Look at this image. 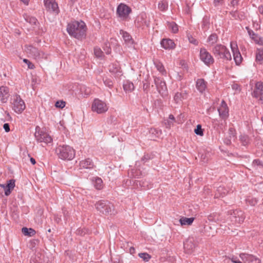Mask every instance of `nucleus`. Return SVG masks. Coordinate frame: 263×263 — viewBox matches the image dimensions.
Returning <instances> with one entry per match:
<instances>
[{"label": "nucleus", "mask_w": 263, "mask_h": 263, "mask_svg": "<svg viewBox=\"0 0 263 263\" xmlns=\"http://www.w3.org/2000/svg\"><path fill=\"white\" fill-rule=\"evenodd\" d=\"M195 133L199 136H202L203 135V130L200 124H198L196 128L194 130Z\"/></svg>", "instance_id": "nucleus-40"}, {"label": "nucleus", "mask_w": 263, "mask_h": 263, "mask_svg": "<svg viewBox=\"0 0 263 263\" xmlns=\"http://www.w3.org/2000/svg\"><path fill=\"white\" fill-rule=\"evenodd\" d=\"M22 232L25 235L29 236H33L35 234V231L33 229L26 227L22 228Z\"/></svg>", "instance_id": "nucleus-31"}, {"label": "nucleus", "mask_w": 263, "mask_h": 263, "mask_svg": "<svg viewBox=\"0 0 263 263\" xmlns=\"http://www.w3.org/2000/svg\"><path fill=\"white\" fill-rule=\"evenodd\" d=\"M222 0H214V3L215 5H217L218 4L220 3Z\"/></svg>", "instance_id": "nucleus-63"}, {"label": "nucleus", "mask_w": 263, "mask_h": 263, "mask_svg": "<svg viewBox=\"0 0 263 263\" xmlns=\"http://www.w3.org/2000/svg\"><path fill=\"white\" fill-rule=\"evenodd\" d=\"M168 27L172 30L173 33H176L178 30L177 25L173 22L168 24Z\"/></svg>", "instance_id": "nucleus-39"}, {"label": "nucleus", "mask_w": 263, "mask_h": 263, "mask_svg": "<svg viewBox=\"0 0 263 263\" xmlns=\"http://www.w3.org/2000/svg\"><path fill=\"white\" fill-rule=\"evenodd\" d=\"M77 233L79 234H80V235H83V231L82 230H78L77 231Z\"/></svg>", "instance_id": "nucleus-64"}, {"label": "nucleus", "mask_w": 263, "mask_h": 263, "mask_svg": "<svg viewBox=\"0 0 263 263\" xmlns=\"http://www.w3.org/2000/svg\"><path fill=\"white\" fill-rule=\"evenodd\" d=\"M149 133L151 134V138L155 139V138L158 137L161 135V132L155 128H151L149 130Z\"/></svg>", "instance_id": "nucleus-33"}, {"label": "nucleus", "mask_w": 263, "mask_h": 263, "mask_svg": "<svg viewBox=\"0 0 263 263\" xmlns=\"http://www.w3.org/2000/svg\"><path fill=\"white\" fill-rule=\"evenodd\" d=\"M258 11L259 13L263 16V6H260L258 7Z\"/></svg>", "instance_id": "nucleus-57"}, {"label": "nucleus", "mask_w": 263, "mask_h": 263, "mask_svg": "<svg viewBox=\"0 0 263 263\" xmlns=\"http://www.w3.org/2000/svg\"><path fill=\"white\" fill-rule=\"evenodd\" d=\"M129 252L131 254H133L135 253V249L134 247H130L129 249Z\"/></svg>", "instance_id": "nucleus-58"}, {"label": "nucleus", "mask_w": 263, "mask_h": 263, "mask_svg": "<svg viewBox=\"0 0 263 263\" xmlns=\"http://www.w3.org/2000/svg\"><path fill=\"white\" fill-rule=\"evenodd\" d=\"M200 59L205 65L208 66L213 64L214 62L213 58L205 48L200 49Z\"/></svg>", "instance_id": "nucleus-10"}, {"label": "nucleus", "mask_w": 263, "mask_h": 263, "mask_svg": "<svg viewBox=\"0 0 263 263\" xmlns=\"http://www.w3.org/2000/svg\"><path fill=\"white\" fill-rule=\"evenodd\" d=\"M139 256L142 258L145 261H148L151 258V256L147 253H141L139 254Z\"/></svg>", "instance_id": "nucleus-41"}, {"label": "nucleus", "mask_w": 263, "mask_h": 263, "mask_svg": "<svg viewBox=\"0 0 263 263\" xmlns=\"http://www.w3.org/2000/svg\"><path fill=\"white\" fill-rule=\"evenodd\" d=\"M168 4L165 1H161L158 4V8L161 11H165L167 9Z\"/></svg>", "instance_id": "nucleus-37"}, {"label": "nucleus", "mask_w": 263, "mask_h": 263, "mask_svg": "<svg viewBox=\"0 0 263 263\" xmlns=\"http://www.w3.org/2000/svg\"><path fill=\"white\" fill-rule=\"evenodd\" d=\"M25 51L29 57H32L37 61L47 58L46 54L39 50L36 47L32 45H26L25 46Z\"/></svg>", "instance_id": "nucleus-5"}, {"label": "nucleus", "mask_w": 263, "mask_h": 263, "mask_svg": "<svg viewBox=\"0 0 263 263\" xmlns=\"http://www.w3.org/2000/svg\"><path fill=\"white\" fill-rule=\"evenodd\" d=\"M104 83L105 85L107 86H108L109 88H111L113 85V82L112 81L108 79H106L105 80H103Z\"/></svg>", "instance_id": "nucleus-47"}, {"label": "nucleus", "mask_w": 263, "mask_h": 263, "mask_svg": "<svg viewBox=\"0 0 263 263\" xmlns=\"http://www.w3.org/2000/svg\"><path fill=\"white\" fill-rule=\"evenodd\" d=\"M95 186L98 190H100L103 186L102 180L99 177L96 178L95 179Z\"/></svg>", "instance_id": "nucleus-34"}, {"label": "nucleus", "mask_w": 263, "mask_h": 263, "mask_svg": "<svg viewBox=\"0 0 263 263\" xmlns=\"http://www.w3.org/2000/svg\"><path fill=\"white\" fill-rule=\"evenodd\" d=\"M9 96V88L5 86L0 87V101L2 103H6Z\"/></svg>", "instance_id": "nucleus-18"}, {"label": "nucleus", "mask_w": 263, "mask_h": 263, "mask_svg": "<svg viewBox=\"0 0 263 263\" xmlns=\"http://www.w3.org/2000/svg\"><path fill=\"white\" fill-rule=\"evenodd\" d=\"M187 97V93L185 90H181L180 92H177L174 97L176 103H180L182 101Z\"/></svg>", "instance_id": "nucleus-20"}, {"label": "nucleus", "mask_w": 263, "mask_h": 263, "mask_svg": "<svg viewBox=\"0 0 263 263\" xmlns=\"http://www.w3.org/2000/svg\"><path fill=\"white\" fill-rule=\"evenodd\" d=\"M20 1L26 5H28L29 2V0H20Z\"/></svg>", "instance_id": "nucleus-61"}, {"label": "nucleus", "mask_w": 263, "mask_h": 263, "mask_svg": "<svg viewBox=\"0 0 263 263\" xmlns=\"http://www.w3.org/2000/svg\"><path fill=\"white\" fill-rule=\"evenodd\" d=\"M232 6H234L235 5H237L238 1L237 0H232L231 2Z\"/></svg>", "instance_id": "nucleus-59"}, {"label": "nucleus", "mask_w": 263, "mask_h": 263, "mask_svg": "<svg viewBox=\"0 0 263 263\" xmlns=\"http://www.w3.org/2000/svg\"><path fill=\"white\" fill-rule=\"evenodd\" d=\"M208 219L210 221H216L218 219L217 215L215 213L211 214L208 216Z\"/></svg>", "instance_id": "nucleus-45"}, {"label": "nucleus", "mask_w": 263, "mask_h": 263, "mask_svg": "<svg viewBox=\"0 0 263 263\" xmlns=\"http://www.w3.org/2000/svg\"><path fill=\"white\" fill-rule=\"evenodd\" d=\"M227 193V190L224 189L223 187L219 186L218 187L217 190V192L215 194V198H219L220 197H223Z\"/></svg>", "instance_id": "nucleus-30"}, {"label": "nucleus", "mask_w": 263, "mask_h": 263, "mask_svg": "<svg viewBox=\"0 0 263 263\" xmlns=\"http://www.w3.org/2000/svg\"><path fill=\"white\" fill-rule=\"evenodd\" d=\"M174 123V122H172L171 120L168 119L164 123L166 128H170L171 126L173 125Z\"/></svg>", "instance_id": "nucleus-51"}, {"label": "nucleus", "mask_w": 263, "mask_h": 263, "mask_svg": "<svg viewBox=\"0 0 263 263\" xmlns=\"http://www.w3.org/2000/svg\"><path fill=\"white\" fill-rule=\"evenodd\" d=\"M254 41L256 44L263 46V37L257 36L253 37Z\"/></svg>", "instance_id": "nucleus-44"}, {"label": "nucleus", "mask_w": 263, "mask_h": 263, "mask_svg": "<svg viewBox=\"0 0 263 263\" xmlns=\"http://www.w3.org/2000/svg\"><path fill=\"white\" fill-rule=\"evenodd\" d=\"M246 200V202L251 206H255L258 202V200L256 198L250 196L248 197Z\"/></svg>", "instance_id": "nucleus-35"}, {"label": "nucleus", "mask_w": 263, "mask_h": 263, "mask_svg": "<svg viewBox=\"0 0 263 263\" xmlns=\"http://www.w3.org/2000/svg\"><path fill=\"white\" fill-rule=\"evenodd\" d=\"M23 62L27 64L28 68L33 69L35 68L34 64L27 59H24Z\"/></svg>", "instance_id": "nucleus-46"}, {"label": "nucleus", "mask_w": 263, "mask_h": 263, "mask_svg": "<svg viewBox=\"0 0 263 263\" xmlns=\"http://www.w3.org/2000/svg\"><path fill=\"white\" fill-rule=\"evenodd\" d=\"M131 11V9L126 5L121 3L117 7V14L119 17L126 18Z\"/></svg>", "instance_id": "nucleus-11"}, {"label": "nucleus", "mask_w": 263, "mask_h": 263, "mask_svg": "<svg viewBox=\"0 0 263 263\" xmlns=\"http://www.w3.org/2000/svg\"><path fill=\"white\" fill-rule=\"evenodd\" d=\"M25 20L31 25H36L37 23V19L33 16H27L25 17Z\"/></svg>", "instance_id": "nucleus-36"}, {"label": "nucleus", "mask_w": 263, "mask_h": 263, "mask_svg": "<svg viewBox=\"0 0 263 263\" xmlns=\"http://www.w3.org/2000/svg\"><path fill=\"white\" fill-rule=\"evenodd\" d=\"M39 127H36V132L34 136L36 140L39 142H44L46 144L51 143L52 141V138L46 133L37 131Z\"/></svg>", "instance_id": "nucleus-9"}, {"label": "nucleus", "mask_w": 263, "mask_h": 263, "mask_svg": "<svg viewBox=\"0 0 263 263\" xmlns=\"http://www.w3.org/2000/svg\"><path fill=\"white\" fill-rule=\"evenodd\" d=\"M219 116L223 119L228 117V109L227 107H220L218 109Z\"/></svg>", "instance_id": "nucleus-29"}, {"label": "nucleus", "mask_w": 263, "mask_h": 263, "mask_svg": "<svg viewBox=\"0 0 263 263\" xmlns=\"http://www.w3.org/2000/svg\"><path fill=\"white\" fill-rule=\"evenodd\" d=\"M194 248L195 245L192 239H188L184 242V248L186 253H191Z\"/></svg>", "instance_id": "nucleus-22"}, {"label": "nucleus", "mask_w": 263, "mask_h": 263, "mask_svg": "<svg viewBox=\"0 0 263 263\" xmlns=\"http://www.w3.org/2000/svg\"><path fill=\"white\" fill-rule=\"evenodd\" d=\"M11 103L13 109L17 114L21 113L25 109L26 106L24 101L17 95L13 96Z\"/></svg>", "instance_id": "nucleus-6"}, {"label": "nucleus", "mask_w": 263, "mask_h": 263, "mask_svg": "<svg viewBox=\"0 0 263 263\" xmlns=\"http://www.w3.org/2000/svg\"><path fill=\"white\" fill-rule=\"evenodd\" d=\"M196 86L200 92H203L206 87V83L203 79H199L196 81Z\"/></svg>", "instance_id": "nucleus-23"}, {"label": "nucleus", "mask_w": 263, "mask_h": 263, "mask_svg": "<svg viewBox=\"0 0 263 263\" xmlns=\"http://www.w3.org/2000/svg\"><path fill=\"white\" fill-rule=\"evenodd\" d=\"M80 165L81 167L84 168H92L93 167V162L89 158L81 161Z\"/></svg>", "instance_id": "nucleus-25"}, {"label": "nucleus", "mask_w": 263, "mask_h": 263, "mask_svg": "<svg viewBox=\"0 0 263 263\" xmlns=\"http://www.w3.org/2000/svg\"><path fill=\"white\" fill-rule=\"evenodd\" d=\"M168 120H171L172 122H175V119L174 116L173 115H170L168 117Z\"/></svg>", "instance_id": "nucleus-56"}, {"label": "nucleus", "mask_w": 263, "mask_h": 263, "mask_svg": "<svg viewBox=\"0 0 263 263\" xmlns=\"http://www.w3.org/2000/svg\"><path fill=\"white\" fill-rule=\"evenodd\" d=\"M239 257L243 263H260V259L252 254L240 253Z\"/></svg>", "instance_id": "nucleus-13"}, {"label": "nucleus", "mask_w": 263, "mask_h": 263, "mask_svg": "<svg viewBox=\"0 0 263 263\" xmlns=\"http://www.w3.org/2000/svg\"><path fill=\"white\" fill-rule=\"evenodd\" d=\"M44 5L48 11L53 12L56 14L59 13L58 4L55 2H52L50 0H44Z\"/></svg>", "instance_id": "nucleus-16"}, {"label": "nucleus", "mask_w": 263, "mask_h": 263, "mask_svg": "<svg viewBox=\"0 0 263 263\" xmlns=\"http://www.w3.org/2000/svg\"><path fill=\"white\" fill-rule=\"evenodd\" d=\"M256 60L260 64L263 62V48L257 49L256 53Z\"/></svg>", "instance_id": "nucleus-32"}, {"label": "nucleus", "mask_w": 263, "mask_h": 263, "mask_svg": "<svg viewBox=\"0 0 263 263\" xmlns=\"http://www.w3.org/2000/svg\"><path fill=\"white\" fill-rule=\"evenodd\" d=\"M123 88L126 92H130L134 89L133 83L127 81L123 84Z\"/></svg>", "instance_id": "nucleus-28"}, {"label": "nucleus", "mask_w": 263, "mask_h": 263, "mask_svg": "<svg viewBox=\"0 0 263 263\" xmlns=\"http://www.w3.org/2000/svg\"><path fill=\"white\" fill-rule=\"evenodd\" d=\"M253 96L255 98H259V101L263 104V84L261 82H258L255 84L253 91Z\"/></svg>", "instance_id": "nucleus-12"}, {"label": "nucleus", "mask_w": 263, "mask_h": 263, "mask_svg": "<svg viewBox=\"0 0 263 263\" xmlns=\"http://www.w3.org/2000/svg\"><path fill=\"white\" fill-rule=\"evenodd\" d=\"M218 40V36L216 34H212L208 38V42L213 44L215 43Z\"/></svg>", "instance_id": "nucleus-38"}, {"label": "nucleus", "mask_w": 263, "mask_h": 263, "mask_svg": "<svg viewBox=\"0 0 263 263\" xmlns=\"http://www.w3.org/2000/svg\"><path fill=\"white\" fill-rule=\"evenodd\" d=\"M253 165H254V166H258V165H262V164H261V162L258 160V159H256V160H254L253 161Z\"/></svg>", "instance_id": "nucleus-53"}, {"label": "nucleus", "mask_w": 263, "mask_h": 263, "mask_svg": "<svg viewBox=\"0 0 263 263\" xmlns=\"http://www.w3.org/2000/svg\"><path fill=\"white\" fill-rule=\"evenodd\" d=\"M231 48L232 49L234 60L236 65H239L242 61V58L241 55L237 48V45L235 43H231Z\"/></svg>", "instance_id": "nucleus-14"}, {"label": "nucleus", "mask_w": 263, "mask_h": 263, "mask_svg": "<svg viewBox=\"0 0 263 263\" xmlns=\"http://www.w3.org/2000/svg\"><path fill=\"white\" fill-rule=\"evenodd\" d=\"M161 45L165 49H173L175 46L173 40L170 39H163L161 42Z\"/></svg>", "instance_id": "nucleus-21"}, {"label": "nucleus", "mask_w": 263, "mask_h": 263, "mask_svg": "<svg viewBox=\"0 0 263 263\" xmlns=\"http://www.w3.org/2000/svg\"><path fill=\"white\" fill-rule=\"evenodd\" d=\"M194 219L195 218L194 217L186 218L185 217H182L180 219L179 221L181 226H190L192 224Z\"/></svg>", "instance_id": "nucleus-26"}, {"label": "nucleus", "mask_w": 263, "mask_h": 263, "mask_svg": "<svg viewBox=\"0 0 263 263\" xmlns=\"http://www.w3.org/2000/svg\"><path fill=\"white\" fill-rule=\"evenodd\" d=\"M188 39H189L190 43L193 44L194 45H198V41L197 40H196L195 38H194L193 37H192L191 36H189Z\"/></svg>", "instance_id": "nucleus-50"}, {"label": "nucleus", "mask_w": 263, "mask_h": 263, "mask_svg": "<svg viewBox=\"0 0 263 263\" xmlns=\"http://www.w3.org/2000/svg\"><path fill=\"white\" fill-rule=\"evenodd\" d=\"M92 110L97 112L98 114H103L108 110V106L106 103L102 101L96 99L92 104Z\"/></svg>", "instance_id": "nucleus-7"}, {"label": "nucleus", "mask_w": 263, "mask_h": 263, "mask_svg": "<svg viewBox=\"0 0 263 263\" xmlns=\"http://www.w3.org/2000/svg\"><path fill=\"white\" fill-rule=\"evenodd\" d=\"M230 219L232 221L240 223L243 221L245 216L242 211L235 210L233 212V213L231 214Z\"/></svg>", "instance_id": "nucleus-15"}, {"label": "nucleus", "mask_w": 263, "mask_h": 263, "mask_svg": "<svg viewBox=\"0 0 263 263\" xmlns=\"http://www.w3.org/2000/svg\"><path fill=\"white\" fill-rule=\"evenodd\" d=\"M157 69L158 71L161 72H163L165 71L164 67L161 63H158L156 65Z\"/></svg>", "instance_id": "nucleus-49"}, {"label": "nucleus", "mask_w": 263, "mask_h": 263, "mask_svg": "<svg viewBox=\"0 0 263 263\" xmlns=\"http://www.w3.org/2000/svg\"><path fill=\"white\" fill-rule=\"evenodd\" d=\"M94 53L95 55L98 58L102 57L103 54V52L101 49L97 47H95L94 48Z\"/></svg>", "instance_id": "nucleus-42"}, {"label": "nucleus", "mask_w": 263, "mask_h": 263, "mask_svg": "<svg viewBox=\"0 0 263 263\" xmlns=\"http://www.w3.org/2000/svg\"><path fill=\"white\" fill-rule=\"evenodd\" d=\"M96 209L104 215H111L114 214V205L109 201L101 200L95 204Z\"/></svg>", "instance_id": "nucleus-4"}, {"label": "nucleus", "mask_w": 263, "mask_h": 263, "mask_svg": "<svg viewBox=\"0 0 263 263\" xmlns=\"http://www.w3.org/2000/svg\"><path fill=\"white\" fill-rule=\"evenodd\" d=\"M30 162L33 165L35 164V163H36L35 160L34 158H30Z\"/></svg>", "instance_id": "nucleus-62"}, {"label": "nucleus", "mask_w": 263, "mask_h": 263, "mask_svg": "<svg viewBox=\"0 0 263 263\" xmlns=\"http://www.w3.org/2000/svg\"><path fill=\"white\" fill-rule=\"evenodd\" d=\"M109 71L115 74L121 73L120 67L118 63L111 64L109 66Z\"/></svg>", "instance_id": "nucleus-27"}, {"label": "nucleus", "mask_w": 263, "mask_h": 263, "mask_svg": "<svg viewBox=\"0 0 263 263\" xmlns=\"http://www.w3.org/2000/svg\"><path fill=\"white\" fill-rule=\"evenodd\" d=\"M236 138L235 129L231 127L229 129V137L224 139V142L227 145H230L232 141H235Z\"/></svg>", "instance_id": "nucleus-19"}, {"label": "nucleus", "mask_w": 263, "mask_h": 263, "mask_svg": "<svg viewBox=\"0 0 263 263\" xmlns=\"http://www.w3.org/2000/svg\"><path fill=\"white\" fill-rule=\"evenodd\" d=\"M220 107H227V104L223 100L221 102V106Z\"/></svg>", "instance_id": "nucleus-60"}, {"label": "nucleus", "mask_w": 263, "mask_h": 263, "mask_svg": "<svg viewBox=\"0 0 263 263\" xmlns=\"http://www.w3.org/2000/svg\"><path fill=\"white\" fill-rule=\"evenodd\" d=\"M120 32L127 44L131 45L134 44V41L128 33L122 30H121Z\"/></svg>", "instance_id": "nucleus-24"}, {"label": "nucleus", "mask_w": 263, "mask_h": 263, "mask_svg": "<svg viewBox=\"0 0 263 263\" xmlns=\"http://www.w3.org/2000/svg\"><path fill=\"white\" fill-rule=\"evenodd\" d=\"M232 89L239 92L240 91V86L237 84H234L232 85Z\"/></svg>", "instance_id": "nucleus-52"}, {"label": "nucleus", "mask_w": 263, "mask_h": 263, "mask_svg": "<svg viewBox=\"0 0 263 263\" xmlns=\"http://www.w3.org/2000/svg\"><path fill=\"white\" fill-rule=\"evenodd\" d=\"M214 56L218 59L230 61L232 59L231 55L227 47L221 44L215 46L212 50Z\"/></svg>", "instance_id": "nucleus-2"}, {"label": "nucleus", "mask_w": 263, "mask_h": 263, "mask_svg": "<svg viewBox=\"0 0 263 263\" xmlns=\"http://www.w3.org/2000/svg\"><path fill=\"white\" fill-rule=\"evenodd\" d=\"M240 139L243 145H246L248 141V137L247 136H241L240 138Z\"/></svg>", "instance_id": "nucleus-48"}, {"label": "nucleus", "mask_w": 263, "mask_h": 263, "mask_svg": "<svg viewBox=\"0 0 263 263\" xmlns=\"http://www.w3.org/2000/svg\"><path fill=\"white\" fill-rule=\"evenodd\" d=\"M66 103L65 102L61 100V101H58L56 102L55 104V106L57 108H63L65 106Z\"/></svg>", "instance_id": "nucleus-43"}, {"label": "nucleus", "mask_w": 263, "mask_h": 263, "mask_svg": "<svg viewBox=\"0 0 263 263\" xmlns=\"http://www.w3.org/2000/svg\"><path fill=\"white\" fill-rule=\"evenodd\" d=\"M67 31L70 35L81 40L86 36V26L83 21H75L68 24Z\"/></svg>", "instance_id": "nucleus-1"}, {"label": "nucleus", "mask_w": 263, "mask_h": 263, "mask_svg": "<svg viewBox=\"0 0 263 263\" xmlns=\"http://www.w3.org/2000/svg\"><path fill=\"white\" fill-rule=\"evenodd\" d=\"M0 186L5 190V195L9 196L15 186V180L13 179L9 180L7 184L0 183Z\"/></svg>", "instance_id": "nucleus-17"}, {"label": "nucleus", "mask_w": 263, "mask_h": 263, "mask_svg": "<svg viewBox=\"0 0 263 263\" xmlns=\"http://www.w3.org/2000/svg\"><path fill=\"white\" fill-rule=\"evenodd\" d=\"M248 34H249L250 37H251V39L253 40V37L257 36V35L252 30L248 31Z\"/></svg>", "instance_id": "nucleus-54"}, {"label": "nucleus", "mask_w": 263, "mask_h": 263, "mask_svg": "<svg viewBox=\"0 0 263 263\" xmlns=\"http://www.w3.org/2000/svg\"><path fill=\"white\" fill-rule=\"evenodd\" d=\"M3 128L6 132H9L10 131V126L8 123H5L3 125Z\"/></svg>", "instance_id": "nucleus-55"}, {"label": "nucleus", "mask_w": 263, "mask_h": 263, "mask_svg": "<svg viewBox=\"0 0 263 263\" xmlns=\"http://www.w3.org/2000/svg\"><path fill=\"white\" fill-rule=\"evenodd\" d=\"M56 153L63 160H71L75 156L74 150L69 145H60L56 148Z\"/></svg>", "instance_id": "nucleus-3"}, {"label": "nucleus", "mask_w": 263, "mask_h": 263, "mask_svg": "<svg viewBox=\"0 0 263 263\" xmlns=\"http://www.w3.org/2000/svg\"><path fill=\"white\" fill-rule=\"evenodd\" d=\"M154 83L157 91L163 97L167 95V89L165 82L161 79L157 77L154 78Z\"/></svg>", "instance_id": "nucleus-8"}]
</instances>
